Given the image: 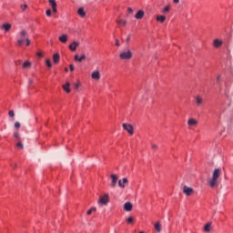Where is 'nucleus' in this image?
<instances>
[{"mask_svg": "<svg viewBox=\"0 0 233 233\" xmlns=\"http://www.w3.org/2000/svg\"><path fill=\"white\" fill-rule=\"evenodd\" d=\"M173 3H174L175 5H177V4H179V0H173Z\"/></svg>", "mask_w": 233, "mask_h": 233, "instance_id": "37998d69", "label": "nucleus"}, {"mask_svg": "<svg viewBox=\"0 0 233 233\" xmlns=\"http://www.w3.org/2000/svg\"><path fill=\"white\" fill-rule=\"evenodd\" d=\"M127 221L129 223V225H132V223H134V217L127 218Z\"/></svg>", "mask_w": 233, "mask_h": 233, "instance_id": "c756f323", "label": "nucleus"}, {"mask_svg": "<svg viewBox=\"0 0 233 233\" xmlns=\"http://www.w3.org/2000/svg\"><path fill=\"white\" fill-rule=\"evenodd\" d=\"M195 101H196L198 106H201V105H203V97H201L200 96H197L195 97Z\"/></svg>", "mask_w": 233, "mask_h": 233, "instance_id": "aec40b11", "label": "nucleus"}, {"mask_svg": "<svg viewBox=\"0 0 233 233\" xmlns=\"http://www.w3.org/2000/svg\"><path fill=\"white\" fill-rule=\"evenodd\" d=\"M92 79H95V81H99L101 79V74L98 70L93 71L91 74Z\"/></svg>", "mask_w": 233, "mask_h": 233, "instance_id": "1a4fd4ad", "label": "nucleus"}, {"mask_svg": "<svg viewBox=\"0 0 233 233\" xmlns=\"http://www.w3.org/2000/svg\"><path fill=\"white\" fill-rule=\"evenodd\" d=\"M48 3L53 10V13L57 14V3L56 0H48Z\"/></svg>", "mask_w": 233, "mask_h": 233, "instance_id": "0eeeda50", "label": "nucleus"}, {"mask_svg": "<svg viewBox=\"0 0 233 233\" xmlns=\"http://www.w3.org/2000/svg\"><path fill=\"white\" fill-rule=\"evenodd\" d=\"M122 127H123L124 130H127V132H128V134H130V136H132L134 134V127H132V125L123 124Z\"/></svg>", "mask_w": 233, "mask_h": 233, "instance_id": "423d86ee", "label": "nucleus"}, {"mask_svg": "<svg viewBox=\"0 0 233 233\" xmlns=\"http://www.w3.org/2000/svg\"><path fill=\"white\" fill-rule=\"evenodd\" d=\"M77 14L80 17H85V15H86V13L83 7L78 8Z\"/></svg>", "mask_w": 233, "mask_h": 233, "instance_id": "412c9836", "label": "nucleus"}, {"mask_svg": "<svg viewBox=\"0 0 233 233\" xmlns=\"http://www.w3.org/2000/svg\"><path fill=\"white\" fill-rule=\"evenodd\" d=\"M170 12V5L166 6L163 10H162V14H168Z\"/></svg>", "mask_w": 233, "mask_h": 233, "instance_id": "bb28decb", "label": "nucleus"}, {"mask_svg": "<svg viewBox=\"0 0 233 233\" xmlns=\"http://www.w3.org/2000/svg\"><path fill=\"white\" fill-rule=\"evenodd\" d=\"M127 183H128V179L124 177L122 180H118V187H120V188H125V185H127Z\"/></svg>", "mask_w": 233, "mask_h": 233, "instance_id": "2eb2a0df", "label": "nucleus"}, {"mask_svg": "<svg viewBox=\"0 0 233 233\" xmlns=\"http://www.w3.org/2000/svg\"><path fill=\"white\" fill-rule=\"evenodd\" d=\"M155 230H157V232H161V222H157L155 224Z\"/></svg>", "mask_w": 233, "mask_h": 233, "instance_id": "393cba45", "label": "nucleus"}, {"mask_svg": "<svg viewBox=\"0 0 233 233\" xmlns=\"http://www.w3.org/2000/svg\"><path fill=\"white\" fill-rule=\"evenodd\" d=\"M151 148H153V149L157 148V145H156V144H151Z\"/></svg>", "mask_w": 233, "mask_h": 233, "instance_id": "a19ab883", "label": "nucleus"}, {"mask_svg": "<svg viewBox=\"0 0 233 233\" xmlns=\"http://www.w3.org/2000/svg\"><path fill=\"white\" fill-rule=\"evenodd\" d=\"M132 208H133V206H132V203H130V202H126L124 204V210H126V212L132 211Z\"/></svg>", "mask_w": 233, "mask_h": 233, "instance_id": "dca6fc26", "label": "nucleus"}, {"mask_svg": "<svg viewBox=\"0 0 233 233\" xmlns=\"http://www.w3.org/2000/svg\"><path fill=\"white\" fill-rule=\"evenodd\" d=\"M157 21L158 23H165V21H167V17L165 15H157Z\"/></svg>", "mask_w": 233, "mask_h": 233, "instance_id": "4be33fe9", "label": "nucleus"}, {"mask_svg": "<svg viewBox=\"0 0 233 233\" xmlns=\"http://www.w3.org/2000/svg\"><path fill=\"white\" fill-rule=\"evenodd\" d=\"M63 89L69 94L70 92V83L67 82L66 85L63 86Z\"/></svg>", "mask_w": 233, "mask_h": 233, "instance_id": "b1692460", "label": "nucleus"}, {"mask_svg": "<svg viewBox=\"0 0 233 233\" xmlns=\"http://www.w3.org/2000/svg\"><path fill=\"white\" fill-rule=\"evenodd\" d=\"M115 45H116V46H121V44L119 43V40H116L115 41Z\"/></svg>", "mask_w": 233, "mask_h": 233, "instance_id": "4c0bfd02", "label": "nucleus"}, {"mask_svg": "<svg viewBox=\"0 0 233 233\" xmlns=\"http://www.w3.org/2000/svg\"><path fill=\"white\" fill-rule=\"evenodd\" d=\"M65 72H68V67H66V68H65Z\"/></svg>", "mask_w": 233, "mask_h": 233, "instance_id": "8fccbe9b", "label": "nucleus"}, {"mask_svg": "<svg viewBox=\"0 0 233 233\" xmlns=\"http://www.w3.org/2000/svg\"><path fill=\"white\" fill-rule=\"evenodd\" d=\"M127 12H128V14H132V12H134V10L132 9V7H128Z\"/></svg>", "mask_w": 233, "mask_h": 233, "instance_id": "ea45409f", "label": "nucleus"}, {"mask_svg": "<svg viewBox=\"0 0 233 233\" xmlns=\"http://www.w3.org/2000/svg\"><path fill=\"white\" fill-rule=\"evenodd\" d=\"M204 232H212V223L208 222L205 225Z\"/></svg>", "mask_w": 233, "mask_h": 233, "instance_id": "6ab92c4d", "label": "nucleus"}, {"mask_svg": "<svg viewBox=\"0 0 233 233\" xmlns=\"http://www.w3.org/2000/svg\"><path fill=\"white\" fill-rule=\"evenodd\" d=\"M14 136H15V137L16 138V139H19V132H15L14 133Z\"/></svg>", "mask_w": 233, "mask_h": 233, "instance_id": "e433bc0d", "label": "nucleus"}, {"mask_svg": "<svg viewBox=\"0 0 233 233\" xmlns=\"http://www.w3.org/2000/svg\"><path fill=\"white\" fill-rule=\"evenodd\" d=\"M58 40L60 41V43H66V41H68V35H62L58 37Z\"/></svg>", "mask_w": 233, "mask_h": 233, "instance_id": "a211bd4d", "label": "nucleus"}, {"mask_svg": "<svg viewBox=\"0 0 233 233\" xmlns=\"http://www.w3.org/2000/svg\"><path fill=\"white\" fill-rule=\"evenodd\" d=\"M77 46H79V42L73 41L72 44L69 45V50H71V52H76V50H77Z\"/></svg>", "mask_w": 233, "mask_h": 233, "instance_id": "9d476101", "label": "nucleus"}, {"mask_svg": "<svg viewBox=\"0 0 233 233\" xmlns=\"http://www.w3.org/2000/svg\"><path fill=\"white\" fill-rule=\"evenodd\" d=\"M30 66H31L30 62L26 61L23 64V68H30Z\"/></svg>", "mask_w": 233, "mask_h": 233, "instance_id": "c85d7f7f", "label": "nucleus"}, {"mask_svg": "<svg viewBox=\"0 0 233 233\" xmlns=\"http://www.w3.org/2000/svg\"><path fill=\"white\" fill-rule=\"evenodd\" d=\"M28 35V32L25 29H22L16 35L17 37V43L19 45V46H23V44L25 43V38H27Z\"/></svg>", "mask_w": 233, "mask_h": 233, "instance_id": "f03ea898", "label": "nucleus"}, {"mask_svg": "<svg viewBox=\"0 0 233 233\" xmlns=\"http://www.w3.org/2000/svg\"><path fill=\"white\" fill-rule=\"evenodd\" d=\"M93 212H96V208H91L89 210H87V216H90Z\"/></svg>", "mask_w": 233, "mask_h": 233, "instance_id": "7c9ffc66", "label": "nucleus"}, {"mask_svg": "<svg viewBox=\"0 0 233 233\" xmlns=\"http://www.w3.org/2000/svg\"><path fill=\"white\" fill-rule=\"evenodd\" d=\"M28 83H29V85H32V83H34V80L29 79Z\"/></svg>", "mask_w": 233, "mask_h": 233, "instance_id": "de8ad7c7", "label": "nucleus"}, {"mask_svg": "<svg viewBox=\"0 0 233 233\" xmlns=\"http://www.w3.org/2000/svg\"><path fill=\"white\" fill-rule=\"evenodd\" d=\"M25 41L26 46H30V43H31L30 39L27 37V38H25Z\"/></svg>", "mask_w": 233, "mask_h": 233, "instance_id": "473e14b6", "label": "nucleus"}, {"mask_svg": "<svg viewBox=\"0 0 233 233\" xmlns=\"http://www.w3.org/2000/svg\"><path fill=\"white\" fill-rule=\"evenodd\" d=\"M110 177H111L110 187L111 188H116V186L117 185V179H119V177H117V175H115V174H111Z\"/></svg>", "mask_w": 233, "mask_h": 233, "instance_id": "39448f33", "label": "nucleus"}, {"mask_svg": "<svg viewBox=\"0 0 233 233\" xmlns=\"http://www.w3.org/2000/svg\"><path fill=\"white\" fill-rule=\"evenodd\" d=\"M53 61L56 65H57V63H59V53H56L53 56Z\"/></svg>", "mask_w": 233, "mask_h": 233, "instance_id": "5701e85b", "label": "nucleus"}, {"mask_svg": "<svg viewBox=\"0 0 233 233\" xmlns=\"http://www.w3.org/2000/svg\"><path fill=\"white\" fill-rule=\"evenodd\" d=\"M183 192L186 196H192V194H194V189L187 186H184Z\"/></svg>", "mask_w": 233, "mask_h": 233, "instance_id": "6e6552de", "label": "nucleus"}, {"mask_svg": "<svg viewBox=\"0 0 233 233\" xmlns=\"http://www.w3.org/2000/svg\"><path fill=\"white\" fill-rule=\"evenodd\" d=\"M21 8H22V10H26V8H28V5H21Z\"/></svg>", "mask_w": 233, "mask_h": 233, "instance_id": "58836bf2", "label": "nucleus"}, {"mask_svg": "<svg viewBox=\"0 0 233 233\" xmlns=\"http://www.w3.org/2000/svg\"><path fill=\"white\" fill-rule=\"evenodd\" d=\"M221 176V169L215 168L211 178L208 180V185L210 188H216V187H219V177Z\"/></svg>", "mask_w": 233, "mask_h": 233, "instance_id": "f257e3e1", "label": "nucleus"}, {"mask_svg": "<svg viewBox=\"0 0 233 233\" xmlns=\"http://www.w3.org/2000/svg\"><path fill=\"white\" fill-rule=\"evenodd\" d=\"M132 56L133 54L132 51H130V49H126L119 54L120 59H123L125 61L132 59Z\"/></svg>", "mask_w": 233, "mask_h": 233, "instance_id": "7ed1b4c3", "label": "nucleus"}, {"mask_svg": "<svg viewBox=\"0 0 233 233\" xmlns=\"http://www.w3.org/2000/svg\"><path fill=\"white\" fill-rule=\"evenodd\" d=\"M46 65L48 66V68H52V61H50V59L46 60Z\"/></svg>", "mask_w": 233, "mask_h": 233, "instance_id": "cd10ccee", "label": "nucleus"}, {"mask_svg": "<svg viewBox=\"0 0 233 233\" xmlns=\"http://www.w3.org/2000/svg\"><path fill=\"white\" fill-rule=\"evenodd\" d=\"M12 167H13L14 168H15L16 166H15V165H12Z\"/></svg>", "mask_w": 233, "mask_h": 233, "instance_id": "3c124183", "label": "nucleus"}, {"mask_svg": "<svg viewBox=\"0 0 233 233\" xmlns=\"http://www.w3.org/2000/svg\"><path fill=\"white\" fill-rule=\"evenodd\" d=\"M74 59L75 61H77V63H81L82 61H85V59H86V56L82 55L81 56H79V55H75Z\"/></svg>", "mask_w": 233, "mask_h": 233, "instance_id": "ddd939ff", "label": "nucleus"}, {"mask_svg": "<svg viewBox=\"0 0 233 233\" xmlns=\"http://www.w3.org/2000/svg\"><path fill=\"white\" fill-rule=\"evenodd\" d=\"M219 80H220V76H218V77H217L218 83H219Z\"/></svg>", "mask_w": 233, "mask_h": 233, "instance_id": "09e8293b", "label": "nucleus"}, {"mask_svg": "<svg viewBox=\"0 0 233 233\" xmlns=\"http://www.w3.org/2000/svg\"><path fill=\"white\" fill-rule=\"evenodd\" d=\"M1 30H5V32H10V29L12 28V25L5 23L0 26Z\"/></svg>", "mask_w": 233, "mask_h": 233, "instance_id": "f8f14e48", "label": "nucleus"}, {"mask_svg": "<svg viewBox=\"0 0 233 233\" xmlns=\"http://www.w3.org/2000/svg\"><path fill=\"white\" fill-rule=\"evenodd\" d=\"M116 23L117 25H121L122 26L127 25V20H123V19L116 20Z\"/></svg>", "mask_w": 233, "mask_h": 233, "instance_id": "a878e982", "label": "nucleus"}, {"mask_svg": "<svg viewBox=\"0 0 233 233\" xmlns=\"http://www.w3.org/2000/svg\"><path fill=\"white\" fill-rule=\"evenodd\" d=\"M69 68L71 72H74V66L73 65H69Z\"/></svg>", "mask_w": 233, "mask_h": 233, "instance_id": "79ce46f5", "label": "nucleus"}, {"mask_svg": "<svg viewBox=\"0 0 233 233\" xmlns=\"http://www.w3.org/2000/svg\"><path fill=\"white\" fill-rule=\"evenodd\" d=\"M15 116V113H14V110L9 111V117H14Z\"/></svg>", "mask_w": 233, "mask_h": 233, "instance_id": "c9c22d12", "label": "nucleus"}, {"mask_svg": "<svg viewBox=\"0 0 233 233\" xmlns=\"http://www.w3.org/2000/svg\"><path fill=\"white\" fill-rule=\"evenodd\" d=\"M15 128H21V123L15 122Z\"/></svg>", "mask_w": 233, "mask_h": 233, "instance_id": "72a5a7b5", "label": "nucleus"}, {"mask_svg": "<svg viewBox=\"0 0 233 233\" xmlns=\"http://www.w3.org/2000/svg\"><path fill=\"white\" fill-rule=\"evenodd\" d=\"M75 88H79V83L75 84Z\"/></svg>", "mask_w": 233, "mask_h": 233, "instance_id": "c03bdc74", "label": "nucleus"}, {"mask_svg": "<svg viewBox=\"0 0 233 233\" xmlns=\"http://www.w3.org/2000/svg\"><path fill=\"white\" fill-rule=\"evenodd\" d=\"M135 17L137 19H143V17H145V11L143 10H139L136 15Z\"/></svg>", "mask_w": 233, "mask_h": 233, "instance_id": "f3484780", "label": "nucleus"}, {"mask_svg": "<svg viewBox=\"0 0 233 233\" xmlns=\"http://www.w3.org/2000/svg\"><path fill=\"white\" fill-rule=\"evenodd\" d=\"M46 15H47V17H51V16H52V10L47 9V10L46 11Z\"/></svg>", "mask_w": 233, "mask_h": 233, "instance_id": "2f4dec72", "label": "nucleus"}, {"mask_svg": "<svg viewBox=\"0 0 233 233\" xmlns=\"http://www.w3.org/2000/svg\"><path fill=\"white\" fill-rule=\"evenodd\" d=\"M38 57H43V54L42 53H37Z\"/></svg>", "mask_w": 233, "mask_h": 233, "instance_id": "a18cd8bd", "label": "nucleus"}, {"mask_svg": "<svg viewBox=\"0 0 233 233\" xmlns=\"http://www.w3.org/2000/svg\"><path fill=\"white\" fill-rule=\"evenodd\" d=\"M188 127H198V120L196 118H189L187 120Z\"/></svg>", "mask_w": 233, "mask_h": 233, "instance_id": "4468645a", "label": "nucleus"}, {"mask_svg": "<svg viewBox=\"0 0 233 233\" xmlns=\"http://www.w3.org/2000/svg\"><path fill=\"white\" fill-rule=\"evenodd\" d=\"M128 41H130V35L127 37V42L128 43Z\"/></svg>", "mask_w": 233, "mask_h": 233, "instance_id": "49530a36", "label": "nucleus"}, {"mask_svg": "<svg viewBox=\"0 0 233 233\" xmlns=\"http://www.w3.org/2000/svg\"><path fill=\"white\" fill-rule=\"evenodd\" d=\"M110 201V197L108 194H105L98 200L99 205H106Z\"/></svg>", "mask_w": 233, "mask_h": 233, "instance_id": "20e7f679", "label": "nucleus"}, {"mask_svg": "<svg viewBox=\"0 0 233 233\" xmlns=\"http://www.w3.org/2000/svg\"><path fill=\"white\" fill-rule=\"evenodd\" d=\"M223 46V40H219V38H217L213 41V46L214 48H219Z\"/></svg>", "mask_w": 233, "mask_h": 233, "instance_id": "9b49d317", "label": "nucleus"}, {"mask_svg": "<svg viewBox=\"0 0 233 233\" xmlns=\"http://www.w3.org/2000/svg\"><path fill=\"white\" fill-rule=\"evenodd\" d=\"M16 147H17L18 148H23V147H24L23 142H18V143L16 144Z\"/></svg>", "mask_w": 233, "mask_h": 233, "instance_id": "f704fd0d", "label": "nucleus"}]
</instances>
